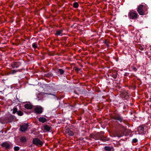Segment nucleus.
Here are the masks:
<instances>
[{
    "mask_svg": "<svg viewBox=\"0 0 151 151\" xmlns=\"http://www.w3.org/2000/svg\"><path fill=\"white\" fill-rule=\"evenodd\" d=\"M148 7L144 3H142L138 6L137 10L140 15H145L147 14Z\"/></svg>",
    "mask_w": 151,
    "mask_h": 151,
    "instance_id": "f257e3e1",
    "label": "nucleus"
},
{
    "mask_svg": "<svg viewBox=\"0 0 151 151\" xmlns=\"http://www.w3.org/2000/svg\"><path fill=\"white\" fill-rule=\"evenodd\" d=\"M138 16L137 13L135 11L132 10L128 13V17L130 19H136Z\"/></svg>",
    "mask_w": 151,
    "mask_h": 151,
    "instance_id": "f03ea898",
    "label": "nucleus"
},
{
    "mask_svg": "<svg viewBox=\"0 0 151 151\" xmlns=\"http://www.w3.org/2000/svg\"><path fill=\"white\" fill-rule=\"evenodd\" d=\"M111 118L120 122H124L125 120L123 119V117L118 114L114 113V114L111 116Z\"/></svg>",
    "mask_w": 151,
    "mask_h": 151,
    "instance_id": "7ed1b4c3",
    "label": "nucleus"
},
{
    "mask_svg": "<svg viewBox=\"0 0 151 151\" xmlns=\"http://www.w3.org/2000/svg\"><path fill=\"white\" fill-rule=\"evenodd\" d=\"M32 143L37 146L41 147L43 145L44 142L38 138H35L33 139Z\"/></svg>",
    "mask_w": 151,
    "mask_h": 151,
    "instance_id": "20e7f679",
    "label": "nucleus"
},
{
    "mask_svg": "<svg viewBox=\"0 0 151 151\" xmlns=\"http://www.w3.org/2000/svg\"><path fill=\"white\" fill-rule=\"evenodd\" d=\"M34 110L35 113L37 114H40L43 112V108L41 106H38L35 108Z\"/></svg>",
    "mask_w": 151,
    "mask_h": 151,
    "instance_id": "39448f33",
    "label": "nucleus"
},
{
    "mask_svg": "<svg viewBox=\"0 0 151 151\" xmlns=\"http://www.w3.org/2000/svg\"><path fill=\"white\" fill-rule=\"evenodd\" d=\"M28 126L29 125L28 124H26L20 125L19 131L22 132H24L26 131L27 130Z\"/></svg>",
    "mask_w": 151,
    "mask_h": 151,
    "instance_id": "423d86ee",
    "label": "nucleus"
},
{
    "mask_svg": "<svg viewBox=\"0 0 151 151\" xmlns=\"http://www.w3.org/2000/svg\"><path fill=\"white\" fill-rule=\"evenodd\" d=\"M104 134V132H100V140L103 142H106L109 141V138H107L106 136H105Z\"/></svg>",
    "mask_w": 151,
    "mask_h": 151,
    "instance_id": "0eeeda50",
    "label": "nucleus"
},
{
    "mask_svg": "<svg viewBox=\"0 0 151 151\" xmlns=\"http://www.w3.org/2000/svg\"><path fill=\"white\" fill-rule=\"evenodd\" d=\"M145 126L144 125H142L138 127L137 129V131L139 134L144 133L145 132L144 129Z\"/></svg>",
    "mask_w": 151,
    "mask_h": 151,
    "instance_id": "6e6552de",
    "label": "nucleus"
},
{
    "mask_svg": "<svg viewBox=\"0 0 151 151\" xmlns=\"http://www.w3.org/2000/svg\"><path fill=\"white\" fill-rule=\"evenodd\" d=\"M21 65V63L19 62H14L11 64V66L12 68H18Z\"/></svg>",
    "mask_w": 151,
    "mask_h": 151,
    "instance_id": "1a4fd4ad",
    "label": "nucleus"
},
{
    "mask_svg": "<svg viewBox=\"0 0 151 151\" xmlns=\"http://www.w3.org/2000/svg\"><path fill=\"white\" fill-rule=\"evenodd\" d=\"M2 147H4L6 149H8L11 147V144L7 142H3L1 144Z\"/></svg>",
    "mask_w": 151,
    "mask_h": 151,
    "instance_id": "9d476101",
    "label": "nucleus"
},
{
    "mask_svg": "<svg viewBox=\"0 0 151 151\" xmlns=\"http://www.w3.org/2000/svg\"><path fill=\"white\" fill-rule=\"evenodd\" d=\"M6 120L9 122H11L14 121L15 119V116L12 115H10L7 116L6 118Z\"/></svg>",
    "mask_w": 151,
    "mask_h": 151,
    "instance_id": "9b49d317",
    "label": "nucleus"
},
{
    "mask_svg": "<svg viewBox=\"0 0 151 151\" xmlns=\"http://www.w3.org/2000/svg\"><path fill=\"white\" fill-rule=\"evenodd\" d=\"M63 29H58L56 31V32L55 33V34L56 36H61L63 35Z\"/></svg>",
    "mask_w": 151,
    "mask_h": 151,
    "instance_id": "f8f14e48",
    "label": "nucleus"
},
{
    "mask_svg": "<svg viewBox=\"0 0 151 151\" xmlns=\"http://www.w3.org/2000/svg\"><path fill=\"white\" fill-rule=\"evenodd\" d=\"M110 76L113 78L114 79H116L117 75V72L115 70H112L111 72Z\"/></svg>",
    "mask_w": 151,
    "mask_h": 151,
    "instance_id": "ddd939ff",
    "label": "nucleus"
},
{
    "mask_svg": "<svg viewBox=\"0 0 151 151\" xmlns=\"http://www.w3.org/2000/svg\"><path fill=\"white\" fill-rule=\"evenodd\" d=\"M106 151H114V150L113 147L105 146L104 148Z\"/></svg>",
    "mask_w": 151,
    "mask_h": 151,
    "instance_id": "4468645a",
    "label": "nucleus"
},
{
    "mask_svg": "<svg viewBox=\"0 0 151 151\" xmlns=\"http://www.w3.org/2000/svg\"><path fill=\"white\" fill-rule=\"evenodd\" d=\"M65 132L66 133L68 134L70 136H72L74 134L73 132L70 130L69 129H66Z\"/></svg>",
    "mask_w": 151,
    "mask_h": 151,
    "instance_id": "2eb2a0df",
    "label": "nucleus"
},
{
    "mask_svg": "<svg viewBox=\"0 0 151 151\" xmlns=\"http://www.w3.org/2000/svg\"><path fill=\"white\" fill-rule=\"evenodd\" d=\"M39 121L40 122L44 123L47 121V119L43 117H40L39 119Z\"/></svg>",
    "mask_w": 151,
    "mask_h": 151,
    "instance_id": "dca6fc26",
    "label": "nucleus"
},
{
    "mask_svg": "<svg viewBox=\"0 0 151 151\" xmlns=\"http://www.w3.org/2000/svg\"><path fill=\"white\" fill-rule=\"evenodd\" d=\"M20 141L24 143L27 142V139L26 137L22 136L20 139Z\"/></svg>",
    "mask_w": 151,
    "mask_h": 151,
    "instance_id": "f3484780",
    "label": "nucleus"
},
{
    "mask_svg": "<svg viewBox=\"0 0 151 151\" xmlns=\"http://www.w3.org/2000/svg\"><path fill=\"white\" fill-rule=\"evenodd\" d=\"M24 107L27 109H31L32 108V106L30 104H26L24 105Z\"/></svg>",
    "mask_w": 151,
    "mask_h": 151,
    "instance_id": "a211bd4d",
    "label": "nucleus"
},
{
    "mask_svg": "<svg viewBox=\"0 0 151 151\" xmlns=\"http://www.w3.org/2000/svg\"><path fill=\"white\" fill-rule=\"evenodd\" d=\"M89 137L90 138L94 139L95 140H97V133L94 134L91 133L90 134Z\"/></svg>",
    "mask_w": 151,
    "mask_h": 151,
    "instance_id": "6ab92c4d",
    "label": "nucleus"
},
{
    "mask_svg": "<svg viewBox=\"0 0 151 151\" xmlns=\"http://www.w3.org/2000/svg\"><path fill=\"white\" fill-rule=\"evenodd\" d=\"M21 71V69H19L17 70H11V71L9 72V74H14L16 73L18 71L20 72Z\"/></svg>",
    "mask_w": 151,
    "mask_h": 151,
    "instance_id": "aec40b11",
    "label": "nucleus"
},
{
    "mask_svg": "<svg viewBox=\"0 0 151 151\" xmlns=\"http://www.w3.org/2000/svg\"><path fill=\"white\" fill-rule=\"evenodd\" d=\"M44 128L47 131L49 132L50 130L51 127L47 125H46L44 126Z\"/></svg>",
    "mask_w": 151,
    "mask_h": 151,
    "instance_id": "412c9836",
    "label": "nucleus"
},
{
    "mask_svg": "<svg viewBox=\"0 0 151 151\" xmlns=\"http://www.w3.org/2000/svg\"><path fill=\"white\" fill-rule=\"evenodd\" d=\"M136 47L137 49H140L141 50H143L144 49V46H142L140 45L139 44L137 45Z\"/></svg>",
    "mask_w": 151,
    "mask_h": 151,
    "instance_id": "4be33fe9",
    "label": "nucleus"
},
{
    "mask_svg": "<svg viewBox=\"0 0 151 151\" xmlns=\"http://www.w3.org/2000/svg\"><path fill=\"white\" fill-rule=\"evenodd\" d=\"M137 65L136 64H134L131 67V68L132 70L134 71H136L137 70V68H136Z\"/></svg>",
    "mask_w": 151,
    "mask_h": 151,
    "instance_id": "5701e85b",
    "label": "nucleus"
},
{
    "mask_svg": "<svg viewBox=\"0 0 151 151\" xmlns=\"http://www.w3.org/2000/svg\"><path fill=\"white\" fill-rule=\"evenodd\" d=\"M58 72L60 75H63L64 73V71L62 69H58Z\"/></svg>",
    "mask_w": 151,
    "mask_h": 151,
    "instance_id": "b1692460",
    "label": "nucleus"
},
{
    "mask_svg": "<svg viewBox=\"0 0 151 151\" xmlns=\"http://www.w3.org/2000/svg\"><path fill=\"white\" fill-rule=\"evenodd\" d=\"M79 6V4L77 2H74L73 4V7L75 8H77Z\"/></svg>",
    "mask_w": 151,
    "mask_h": 151,
    "instance_id": "393cba45",
    "label": "nucleus"
},
{
    "mask_svg": "<svg viewBox=\"0 0 151 151\" xmlns=\"http://www.w3.org/2000/svg\"><path fill=\"white\" fill-rule=\"evenodd\" d=\"M17 114L19 116H22L23 114V113L21 111H17Z\"/></svg>",
    "mask_w": 151,
    "mask_h": 151,
    "instance_id": "a878e982",
    "label": "nucleus"
},
{
    "mask_svg": "<svg viewBox=\"0 0 151 151\" xmlns=\"http://www.w3.org/2000/svg\"><path fill=\"white\" fill-rule=\"evenodd\" d=\"M100 132L99 133H97V140H100Z\"/></svg>",
    "mask_w": 151,
    "mask_h": 151,
    "instance_id": "bb28decb",
    "label": "nucleus"
},
{
    "mask_svg": "<svg viewBox=\"0 0 151 151\" xmlns=\"http://www.w3.org/2000/svg\"><path fill=\"white\" fill-rule=\"evenodd\" d=\"M32 46L34 48V49L36 48L37 47V43L36 42L32 44Z\"/></svg>",
    "mask_w": 151,
    "mask_h": 151,
    "instance_id": "cd10ccee",
    "label": "nucleus"
},
{
    "mask_svg": "<svg viewBox=\"0 0 151 151\" xmlns=\"http://www.w3.org/2000/svg\"><path fill=\"white\" fill-rule=\"evenodd\" d=\"M17 107H14L13 108V114H15L17 112Z\"/></svg>",
    "mask_w": 151,
    "mask_h": 151,
    "instance_id": "c85d7f7f",
    "label": "nucleus"
},
{
    "mask_svg": "<svg viewBox=\"0 0 151 151\" xmlns=\"http://www.w3.org/2000/svg\"><path fill=\"white\" fill-rule=\"evenodd\" d=\"M14 149L16 151H18L19 150V147L18 146L15 147H14Z\"/></svg>",
    "mask_w": 151,
    "mask_h": 151,
    "instance_id": "c756f323",
    "label": "nucleus"
},
{
    "mask_svg": "<svg viewBox=\"0 0 151 151\" xmlns=\"http://www.w3.org/2000/svg\"><path fill=\"white\" fill-rule=\"evenodd\" d=\"M108 41H107V40H105L104 41V43L107 46V47H109V45L108 44Z\"/></svg>",
    "mask_w": 151,
    "mask_h": 151,
    "instance_id": "7c9ffc66",
    "label": "nucleus"
},
{
    "mask_svg": "<svg viewBox=\"0 0 151 151\" xmlns=\"http://www.w3.org/2000/svg\"><path fill=\"white\" fill-rule=\"evenodd\" d=\"M137 141H138V140H137V139L136 138H134V139H133L132 140V142L133 143H136L137 142Z\"/></svg>",
    "mask_w": 151,
    "mask_h": 151,
    "instance_id": "2f4dec72",
    "label": "nucleus"
},
{
    "mask_svg": "<svg viewBox=\"0 0 151 151\" xmlns=\"http://www.w3.org/2000/svg\"><path fill=\"white\" fill-rule=\"evenodd\" d=\"M80 70V69L79 68H76L75 69V71H77V72H78Z\"/></svg>",
    "mask_w": 151,
    "mask_h": 151,
    "instance_id": "473e14b6",
    "label": "nucleus"
},
{
    "mask_svg": "<svg viewBox=\"0 0 151 151\" xmlns=\"http://www.w3.org/2000/svg\"><path fill=\"white\" fill-rule=\"evenodd\" d=\"M121 127H122V130H123V131H124L125 130V128L124 127L122 126H121Z\"/></svg>",
    "mask_w": 151,
    "mask_h": 151,
    "instance_id": "72a5a7b5",
    "label": "nucleus"
},
{
    "mask_svg": "<svg viewBox=\"0 0 151 151\" xmlns=\"http://www.w3.org/2000/svg\"><path fill=\"white\" fill-rule=\"evenodd\" d=\"M48 94H49V95H52L54 96V94H51V93H48Z\"/></svg>",
    "mask_w": 151,
    "mask_h": 151,
    "instance_id": "f704fd0d",
    "label": "nucleus"
},
{
    "mask_svg": "<svg viewBox=\"0 0 151 151\" xmlns=\"http://www.w3.org/2000/svg\"><path fill=\"white\" fill-rule=\"evenodd\" d=\"M150 62H151V59H150Z\"/></svg>",
    "mask_w": 151,
    "mask_h": 151,
    "instance_id": "c9c22d12",
    "label": "nucleus"
},
{
    "mask_svg": "<svg viewBox=\"0 0 151 151\" xmlns=\"http://www.w3.org/2000/svg\"><path fill=\"white\" fill-rule=\"evenodd\" d=\"M122 136V135H120V136H118V137H120V136Z\"/></svg>",
    "mask_w": 151,
    "mask_h": 151,
    "instance_id": "e433bc0d",
    "label": "nucleus"
},
{
    "mask_svg": "<svg viewBox=\"0 0 151 151\" xmlns=\"http://www.w3.org/2000/svg\"><path fill=\"white\" fill-rule=\"evenodd\" d=\"M64 1V0H62V1Z\"/></svg>",
    "mask_w": 151,
    "mask_h": 151,
    "instance_id": "4c0bfd02",
    "label": "nucleus"
},
{
    "mask_svg": "<svg viewBox=\"0 0 151 151\" xmlns=\"http://www.w3.org/2000/svg\"><path fill=\"white\" fill-rule=\"evenodd\" d=\"M150 50H151V48H150Z\"/></svg>",
    "mask_w": 151,
    "mask_h": 151,
    "instance_id": "58836bf2",
    "label": "nucleus"
}]
</instances>
